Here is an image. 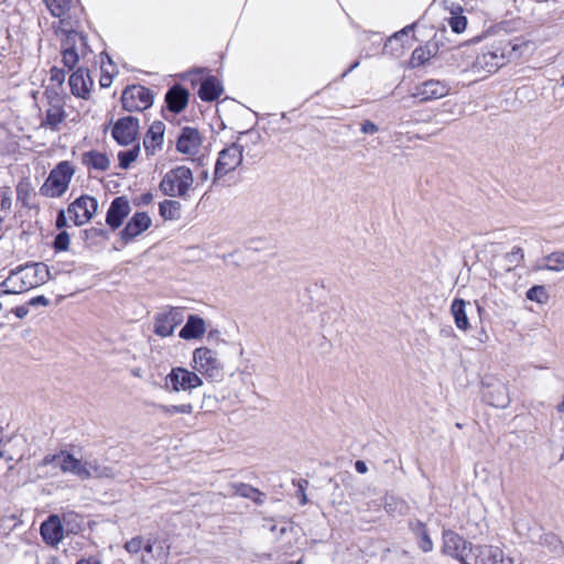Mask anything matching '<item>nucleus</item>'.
Wrapping results in <instances>:
<instances>
[{
	"label": "nucleus",
	"mask_w": 564,
	"mask_h": 564,
	"mask_svg": "<svg viewBox=\"0 0 564 564\" xmlns=\"http://www.w3.org/2000/svg\"><path fill=\"white\" fill-rule=\"evenodd\" d=\"M531 48L532 43L521 36L496 39L476 56L471 70L477 75L495 73L506 63L522 57Z\"/></svg>",
	"instance_id": "obj_1"
},
{
	"label": "nucleus",
	"mask_w": 564,
	"mask_h": 564,
	"mask_svg": "<svg viewBox=\"0 0 564 564\" xmlns=\"http://www.w3.org/2000/svg\"><path fill=\"white\" fill-rule=\"evenodd\" d=\"M124 549L132 555H139V564H167L170 545L159 538L137 536L126 542Z\"/></svg>",
	"instance_id": "obj_2"
},
{
	"label": "nucleus",
	"mask_w": 564,
	"mask_h": 564,
	"mask_svg": "<svg viewBox=\"0 0 564 564\" xmlns=\"http://www.w3.org/2000/svg\"><path fill=\"white\" fill-rule=\"evenodd\" d=\"M50 276L46 264L37 262L18 267L8 276V283H12V291L23 293L44 284Z\"/></svg>",
	"instance_id": "obj_3"
},
{
	"label": "nucleus",
	"mask_w": 564,
	"mask_h": 564,
	"mask_svg": "<svg viewBox=\"0 0 564 564\" xmlns=\"http://www.w3.org/2000/svg\"><path fill=\"white\" fill-rule=\"evenodd\" d=\"M194 176L189 167L180 165L165 173L161 183V192L170 197L186 198L193 188Z\"/></svg>",
	"instance_id": "obj_4"
},
{
	"label": "nucleus",
	"mask_w": 564,
	"mask_h": 564,
	"mask_svg": "<svg viewBox=\"0 0 564 564\" xmlns=\"http://www.w3.org/2000/svg\"><path fill=\"white\" fill-rule=\"evenodd\" d=\"M74 174L75 169L68 161L59 162L41 186V195L51 198L63 196L67 192Z\"/></svg>",
	"instance_id": "obj_5"
},
{
	"label": "nucleus",
	"mask_w": 564,
	"mask_h": 564,
	"mask_svg": "<svg viewBox=\"0 0 564 564\" xmlns=\"http://www.w3.org/2000/svg\"><path fill=\"white\" fill-rule=\"evenodd\" d=\"M193 369L212 381H218L223 377V365L217 357V352L207 347H199L194 350Z\"/></svg>",
	"instance_id": "obj_6"
},
{
	"label": "nucleus",
	"mask_w": 564,
	"mask_h": 564,
	"mask_svg": "<svg viewBox=\"0 0 564 564\" xmlns=\"http://www.w3.org/2000/svg\"><path fill=\"white\" fill-rule=\"evenodd\" d=\"M88 52L86 36L76 31L66 33L62 42V62L65 67L73 69Z\"/></svg>",
	"instance_id": "obj_7"
},
{
	"label": "nucleus",
	"mask_w": 564,
	"mask_h": 564,
	"mask_svg": "<svg viewBox=\"0 0 564 564\" xmlns=\"http://www.w3.org/2000/svg\"><path fill=\"white\" fill-rule=\"evenodd\" d=\"M465 564H513V560L497 545L477 544L465 556Z\"/></svg>",
	"instance_id": "obj_8"
},
{
	"label": "nucleus",
	"mask_w": 564,
	"mask_h": 564,
	"mask_svg": "<svg viewBox=\"0 0 564 564\" xmlns=\"http://www.w3.org/2000/svg\"><path fill=\"white\" fill-rule=\"evenodd\" d=\"M243 147L231 143L223 149L217 158L214 172V182L235 171L242 163Z\"/></svg>",
	"instance_id": "obj_9"
},
{
	"label": "nucleus",
	"mask_w": 564,
	"mask_h": 564,
	"mask_svg": "<svg viewBox=\"0 0 564 564\" xmlns=\"http://www.w3.org/2000/svg\"><path fill=\"white\" fill-rule=\"evenodd\" d=\"M42 464L44 466L53 465L54 467L59 468L63 473L73 474L83 480L89 479V473L85 469L84 462L64 451L58 454L46 455L43 458Z\"/></svg>",
	"instance_id": "obj_10"
},
{
	"label": "nucleus",
	"mask_w": 564,
	"mask_h": 564,
	"mask_svg": "<svg viewBox=\"0 0 564 564\" xmlns=\"http://www.w3.org/2000/svg\"><path fill=\"white\" fill-rule=\"evenodd\" d=\"M121 104L129 112L143 111L152 106L153 95L149 88L140 85L127 87L121 96Z\"/></svg>",
	"instance_id": "obj_11"
},
{
	"label": "nucleus",
	"mask_w": 564,
	"mask_h": 564,
	"mask_svg": "<svg viewBox=\"0 0 564 564\" xmlns=\"http://www.w3.org/2000/svg\"><path fill=\"white\" fill-rule=\"evenodd\" d=\"M202 384L203 380L195 370L191 371L183 367L172 368L171 372L165 378V386L171 387L174 392H191Z\"/></svg>",
	"instance_id": "obj_12"
},
{
	"label": "nucleus",
	"mask_w": 564,
	"mask_h": 564,
	"mask_svg": "<svg viewBox=\"0 0 564 564\" xmlns=\"http://www.w3.org/2000/svg\"><path fill=\"white\" fill-rule=\"evenodd\" d=\"M184 322L182 307L169 306L154 317V333L160 337L173 335L174 329Z\"/></svg>",
	"instance_id": "obj_13"
},
{
	"label": "nucleus",
	"mask_w": 564,
	"mask_h": 564,
	"mask_svg": "<svg viewBox=\"0 0 564 564\" xmlns=\"http://www.w3.org/2000/svg\"><path fill=\"white\" fill-rule=\"evenodd\" d=\"M98 202L89 195H82L70 203L67 207V214L76 226L87 224L96 214Z\"/></svg>",
	"instance_id": "obj_14"
},
{
	"label": "nucleus",
	"mask_w": 564,
	"mask_h": 564,
	"mask_svg": "<svg viewBox=\"0 0 564 564\" xmlns=\"http://www.w3.org/2000/svg\"><path fill=\"white\" fill-rule=\"evenodd\" d=\"M473 544L452 530L443 531L442 552L465 564V556L469 555Z\"/></svg>",
	"instance_id": "obj_15"
},
{
	"label": "nucleus",
	"mask_w": 564,
	"mask_h": 564,
	"mask_svg": "<svg viewBox=\"0 0 564 564\" xmlns=\"http://www.w3.org/2000/svg\"><path fill=\"white\" fill-rule=\"evenodd\" d=\"M139 133V119L135 117H123L120 118L112 128V138L120 145L132 144Z\"/></svg>",
	"instance_id": "obj_16"
},
{
	"label": "nucleus",
	"mask_w": 564,
	"mask_h": 564,
	"mask_svg": "<svg viewBox=\"0 0 564 564\" xmlns=\"http://www.w3.org/2000/svg\"><path fill=\"white\" fill-rule=\"evenodd\" d=\"M48 107L45 111V118L42 120L41 126L58 131L61 124L65 121L67 115L64 109L65 102L58 95H47Z\"/></svg>",
	"instance_id": "obj_17"
},
{
	"label": "nucleus",
	"mask_w": 564,
	"mask_h": 564,
	"mask_svg": "<svg viewBox=\"0 0 564 564\" xmlns=\"http://www.w3.org/2000/svg\"><path fill=\"white\" fill-rule=\"evenodd\" d=\"M449 86L438 79H429L415 87L413 97L419 98L421 102L443 98L448 95Z\"/></svg>",
	"instance_id": "obj_18"
},
{
	"label": "nucleus",
	"mask_w": 564,
	"mask_h": 564,
	"mask_svg": "<svg viewBox=\"0 0 564 564\" xmlns=\"http://www.w3.org/2000/svg\"><path fill=\"white\" fill-rule=\"evenodd\" d=\"M130 202L126 196L116 197L107 212L106 223L112 228L117 229L122 225L123 219L130 214Z\"/></svg>",
	"instance_id": "obj_19"
},
{
	"label": "nucleus",
	"mask_w": 564,
	"mask_h": 564,
	"mask_svg": "<svg viewBox=\"0 0 564 564\" xmlns=\"http://www.w3.org/2000/svg\"><path fill=\"white\" fill-rule=\"evenodd\" d=\"M152 224L150 216L144 212L135 213L121 230L122 241L130 242L135 237L144 232Z\"/></svg>",
	"instance_id": "obj_20"
},
{
	"label": "nucleus",
	"mask_w": 564,
	"mask_h": 564,
	"mask_svg": "<svg viewBox=\"0 0 564 564\" xmlns=\"http://www.w3.org/2000/svg\"><path fill=\"white\" fill-rule=\"evenodd\" d=\"M202 139L199 132L191 127H185L176 142V149L186 155H196L200 149Z\"/></svg>",
	"instance_id": "obj_21"
},
{
	"label": "nucleus",
	"mask_w": 564,
	"mask_h": 564,
	"mask_svg": "<svg viewBox=\"0 0 564 564\" xmlns=\"http://www.w3.org/2000/svg\"><path fill=\"white\" fill-rule=\"evenodd\" d=\"M43 540L51 545H56L63 539V523L58 516L52 514L40 528Z\"/></svg>",
	"instance_id": "obj_22"
},
{
	"label": "nucleus",
	"mask_w": 564,
	"mask_h": 564,
	"mask_svg": "<svg viewBox=\"0 0 564 564\" xmlns=\"http://www.w3.org/2000/svg\"><path fill=\"white\" fill-rule=\"evenodd\" d=\"M68 84L74 96L85 99L89 95L93 82L87 70L78 68L69 76Z\"/></svg>",
	"instance_id": "obj_23"
},
{
	"label": "nucleus",
	"mask_w": 564,
	"mask_h": 564,
	"mask_svg": "<svg viewBox=\"0 0 564 564\" xmlns=\"http://www.w3.org/2000/svg\"><path fill=\"white\" fill-rule=\"evenodd\" d=\"M165 126L162 121H154L143 140V145L148 154H154L162 147Z\"/></svg>",
	"instance_id": "obj_24"
},
{
	"label": "nucleus",
	"mask_w": 564,
	"mask_h": 564,
	"mask_svg": "<svg viewBox=\"0 0 564 564\" xmlns=\"http://www.w3.org/2000/svg\"><path fill=\"white\" fill-rule=\"evenodd\" d=\"M206 333L205 321L197 315H189L183 328L180 330L178 336L183 339H197Z\"/></svg>",
	"instance_id": "obj_25"
},
{
	"label": "nucleus",
	"mask_w": 564,
	"mask_h": 564,
	"mask_svg": "<svg viewBox=\"0 0 564 564\" xmlns=\"http://www.w3.org/2000/svg\"><path fill=\"white\" fill-rule=\"evenodd\" d=\"M165 101L171 111L181 112L188 102V91L180 85H175L167 90Z\"/></svg>",
	"instance_id": "obj_26"
},
{
	"label": "nucleus",
	"mask_w": 564,
	"mask_h": 564,
	"mask_svg": "<svg viewBox=\"0 0 564 564\" xmlns=\"http://www.w3.org/2000/svg\"><path fill=\"white\" fill-rule=\"evenodd\" d=\"M223 91L221 83L215 76H209L202 82L198 96L204 101H214L220 97Z\"/></svg>",
	"instance_id": "obj_27"
},
{
	"label": "nucleus",
	"mask_w": 564,
	"mask_h": 564,
	"mask_svg": "<svg viewBox=\"0 0 564 564\" xmlns=\"http://www.w3.org/2000/svg\"><path fill=\"white\" fill-rule=\"evenodd\" d=\"M467 302L463 299H455L451 305V313L454 317L455 325L458 329L466 332L470 324L466 313Z\"/></svg>",
	"instance_id": "obj_28"
},
{
	"label": "nucleus",
	"mask_w": 564,
	"mask_h": 564,
	"mask_svg": "<svg viewBox=\"0 0 564 564\" xmlns=\"http://www.w3.org/2000/svg\"><path fill=\"white\" fill-rule=\"evenodd\" d=\"M82 162L87 167L101 172L107 171L110 165V160L105 153L94 150L83 153Z\"/></svg>",
	"instance_id": "obj_29"
},
{
	"label": "nucleus",
	"mask_w": 564,
	"mask_h": 564,
	"mask_svg": "<svg viewBox=\"0 0 564 564\" xmlns=\"http://www.w3.org/2000/svg\"><path fill=\"white\" fill-rule=\"evenodd\" d=\"M411 531L419 539V547L424 553L431 552L433 550V541L431 540L426 525L420 520L410 523Z\"/></svg>",
	"instance_id": "obj_30"
},
{
	"label": "nucleus",
	"mask_w": 564,
	"mask_h": 564,
	"mask_svg": "<svg viewBox=\"0 0 564 564\" xmlns=\"http://www.w3.org/2000/svg\"><path fill=\"white\" fill-rule=\"evenodd\" d=\"M488 402L496 408H506L509 402L508 388L503 383H498L487 394Z\"/></svg>",
	"instance_id": "obj_31"
},
{
	"label": "nucleus",
	"mask_w": 564,
	"mask_h": 564,
	"mask_svg": "<svg viewBox=\"0 0 564 564\" xmlns=\"http://www.w3.org/2000/svg\"><path fill=\"white\" fill-rule=\"evenodd\" d=\"M545 263L539 264L536 267L538 270H546L553 272L564 271V252L555 251L543 258Z\"/></svg>",
	"instance_id": "obj_32"
},
{
	"label": "nucleus",
	"mask_w": 564,
	"mask_h": 564,
	"mask_svg": "<svg viewBox=\"0 0 564 564\" xmlns=\"http://www.w3.org/2000/svg\"><path fill=\"white\" fill-rule=\"evenodd\" d=\"M84 467L89 473V478H107L112 476L111 468L100 465L96 459L85 460Z\"/></svg>",
	"instance_id": "obj_33"
},
{
	"label": "nucleus",
	"mask_w": 564,
	"mask_h": 564,
	"mask_svg": "<svg viewBox=\"0 0 564 564\" xmlns=\"http://www.w3.org/2000/svg\"><path fill=\"white\" fill-rule=\"evenodd\" d=\"M159 210L164 219H176L180 216L181 204L177 200L165 199L160 203Z\"/></svg>",
	"instance_id": "obj_34"
},
{
	"label": "nucleus",
	"mask_w": 564,
	"mask_h": 564,
	"mask_svg": "<svg viewBox=\"0 0 564 564\" xmlns=\"http://www.w3.org/2000/svg\"><path fill=\"white\" fill-rule=\"evenodd\" d=\"M234 494L243 498L252 499L254 502L261 505L262 500L259 499L261 492L248 484L232 485Z\"/></svg>",
	"instance_id": "obj_35"
},
{
	"label": "nucleus",
	"mask_w": 564,
	"mask_h": 564,
	"mask_svg": "<svg viewBox=\"0 0 564 564\" xmlns=\"http://www.w3.org/2000/svg\"><path fill=\"white\" fill-rule=\"evenodd\" d=\"M140 153V145L137 143L132 149L120 151L118 153L119 165L121 169L127 170L132 162L137 160Z\"/></svg>",
	"instance_id": "obj_36"
},
{
	"label": "nucleus",
	"mask_w": 564,
	"mask_h": 564,
	"mask_svg": "<svg viewBox=\"0 0 564 564\" xmlns=\"http://www.w3.org/2000/svg\"><path fill=\"white\" fill-rule=\"evenodd\" d=\"M53 17H63L69 8L70 0H44Z\"/></svg>",
	"instance_id": "obj_37"
},
{
	"label": "nucleus",
	"mask_w": 564,
	"mask_h": 564,
	"mask_svg": "<svg viewBox=\"0 0 564 564\" xmlns=\"http://www.w3.org/2000/svg\"><path fill=\"white\" fill-rule=\"evenodd\" d=\"M158 409L161 413L165 415H174L177 413L191 414L193 413L194 406L191 403H184L178 405L160 404Z\"/></svg>",
	"instance_id": "obj_38"
},
{
	"label": "nucleus",
	"mask_w": 564,
	"mask_h": 564,
	"mask_svg": "<svg viewBox=\"0 0 564 564\" xmlns=\"http://www.w3.org/2000/svg\"><path fill=\"white\" fill-rule=\"evenodd\" d=\"M459 13L452 11V15L448 19V25L455 33H462L466 30L467 26V18L462 14V8H458Z\"/></svg>",
	"instance_id": "obj_39"
},
{
	"label": "nucleus",
	"mask_w": 564,
	"mask_h": 564,
	"mask_svg": "<svg viewBox=\"0 0 564 564\" xmlns=\"http://www.w3.org/2000/svg\"><path fill=\"white\" fill-rule=\"evenodd\" d=\"M527 299L539 304H545L549 300V293L544 285H534L527 291Z\"/></svg>",
	"instance_id": "obj_40"
},
{
	"label": "nucleus",
	"mask_w": 564,
	"mask_h": 564,
	"mask_svg": "<svg viewBox=\"0 0 564 564\" xmlns=\"http://www.w3.org/2000/svg\"><path fill=\"white\" fill-rule=\"evenodd\" d=\"M524 260L523 249L520 247H514L510 252L505 256V261L508 267L507 270L510 271L512 268L518 267Z\"/></svg>",
	"instance_id": "obj_41"
},
{
	"label": "nucleus",
	"mask_w": 564,
	"mask_h": 564,
	"mask_svg": "<svg viewBox=\"0 0 564 564\" xmlns=\"http://www.w3.org/2000/svg\"><path fill=\"white\" fill-rule=\"evenodd\" d=\"M432 56V53L430 50L425 47H417L413 51L411 56V64L413 67H417L423 65L425 62H427Z\"/></svg>",
	"instance_id": "obj_42"
},
{
	"label": "nucleus",
	"mask_w": 564,
	"mask_h": 564,
	"mask_svg": "<svg viewBox=\"0 0 564 564\" xmlns=\"http://www.w3.org/2000/svg\"><path fill=\"white\" fill-rule=\"evenodd\" d=\"M70 237L66 231L59 232L54 239V248L57 251H66L69 247Z\"/></svg>",
	"instance_id": "obj_43"
},
{
	"label": "nucleus",
	"mask_w": 564,
	"mask_h": 564,
	"mask_svg": "<svg viewBox=\"0 0 564 564\" xmlns=\"http://www.w3.org/2000/svg\"><path fill=\"white\" fill-rule=\"evenodd\" d=\"M30 192H31V184L29 181H26V180L21 181L17 185V196H18L19 200L25 202L30 195Z\"/></svg>",
	"instance_id": "obj_44"
},
{
	"label": "nucleus",
	"mask_w": 564,
	"mask_h": 564,
	"mask_svg": "<svg viewBox=\"0 0 564 564\" xmlns=\"http://www.w3.org/2000/svg\"><path fill=\"white\" fill-rule=\"evenodd\" d=\"M441 111L443 113H448V115L457 116V117L463 115V110L459 107H457V105L451 104L449 101L444 102L442 105Z\"/></svg>",
	"instance_id": "obj_45"
},
{
	"label": "nucleus",
	"mask_w": 564,
	"mask_h": 564,
	"mask_svg": "<svg viewBox=\"0 0 564 564\" xmlns=\"http://www.w3.org/2000/svg\"><path fill=\"white\" fill-rule=\"evenodd\" d=\"M360 130L365 134H375L379 131V128L375 122L365 120L360 126Z\"/></svg>",
	"instance_id": "obj_46"
},
{
	"label": "nucleus",
	"mask_w": 564,
	"mask_h": 564,
	"mask_svg": "<svg viewBox=\"0 0 564 564\" xmlns=\"http://www.w3.org/2000/svg\"><path fill=\"white\" fill-rule=\"evenodd\" d=\"M308 482L306 480H302L299 482V488L296 490V496L300 498V503L302 506L307 503V496L305 494V489Z\"/></svg>",
	"instance_id": "obj_47"
},
{
	"label": "nucleus",
	"mask_w": 564,
	"mask_h": 564,
	"mask_svg": "<svg viewBox=\"0 0 564 564\" xmlns=\"http://www.w3.org/2000/svg\"><path fill=\"white\" fill-rule=\"evenodd\" d=\"M51 79L58 85H62L65 80V73L63 69H59L57 67H53L51 69Z\"/></svg>",
	"instance_id": "obj_48"
},
{
	"label": "nucleus",
	"mask_w": 564,
	"mask_h": 564,
	"mask_svg": "<svg viewBox=\"0 0 564 564\" xmlns=\"http://www.w3.org/2000/svg\"><path fill=\"white\" fill-rule=\"evenodd\" d=\"M11 204H12V199H11L9 191H3L1 193V199H0L1 209H10Z\"/></svg>",
	"instance_id": "obj_49"
},
{
	"label": "nucleus",
	"mask_w": 564,
	"mask_h": 564,
	"mask_svg": "<svg viewBox=\"0 0 564 564\" xmlns=\"http://www.w3.org/2000/svg\"><path fill=\"white\" fill-rule=\"evenodd\" d=\"M13 290L12 289V283H8V278L0 283V295H3V294H19V292H13L11 291Z\"/></svg>",
	"instance_id": "obj_50"
},
{
	"label": "nucleus",
	"mask_w": 564,
	"mask_h": 564,
	"mask_svg": "<svg viewBox=\"0 0 564 564\" xmlns=\"http://www.w3.org/2000/svg\"><path fill=\"white\" fill-rule=\"evenodd\" d=\"M112 83V75L102 68V75L100 77V86L109 87Z\"/></svg>",
	"instance_id": "obj_51"
},
{
	"label": "nucleus",
	"mask_w": 564,
	"mask_h": 564,
	"mask_svg": "<svg viewBox=\"0 0 564 564\" xmlns=\"http://www.w3.org/2000/svg\"><path fill=\"white\" fill-rule=\"evenodd\" d=\"M66 225H67V219H66L65 210H59L57 214V217H56V227L58 229H61V228L66 227Z\"/></svg>",
	"instance_id": "obj_52"
},
{
	"label": "nucleus",
	"mask_w": 564,
	"mask_h": 564,
	"mask_svg": "<svg viewBox=\"0 0 564 564\" xmlns=\"http://www.w3.org/2000/svg\"><path fill=\"white\" fill-rule=\"evenodd\" d=\"M30 305H33V306L34 305H44V306H46V305H48V300L45 296H43V295H39V296L32 297L30 300Z\"/></svg>",
	"instance_id": "obj_53"
},
{
	"label": "nucleus",
	"mask_w": 564,
	"mask_h": 564,
	"mask_svg": "<svg viewBox=\"0 0 564 564\" xmlns=\"http://www.w3.org/2000/svg\"><path fill=\"white\" fill-rule=\"evenodd\" d=\"M13 313L18 318H24L29 313V308L26 306H17Z\"/></svg>",
	"instance_id": "obj_54"
},
{
	"label": "nucleus",
	"mask_w": 564,
	"mask_h": 564,
	"mask_svg": "<svg viewBox=\"0 0 564 564\" xmlns=\"http://www.w3.org/2000/svg\"><path fill=\"white\" fill-rule=\"evenodd\" d=\"M414 28V24H411V25H406L405 28H403L401 31L394 33V35L392 37L394 39H399L401 36H404L406 35L410 31H412Z\"/></svg>",
	"instance_id": "obj_55"
},
{
	"label": "nucleus",
	"mask_w": 564,
	"mask_h": 564,
	"mask_svg": "<svg viewBox=\"0 0 564 564\" xmlns=\"http://www.w3.org/2000/svg\"><path fill=\"white\" fill-rule=\"evenodd\" d=\"M355 468H356V470H357L359 474H365V473H367V470H368V467H367L366 463H365V462H362V460H357V462L355 463Z\"/></svg>",
	"instance_id": "obj_56"
},
{
	"label": "nucleus",
	"mask_w": 564,
	"mask_h": 564,
	"mask_svg": "<svg viewBox=\"0 0 564 564\" xmlns=\"http://www.w3.org/2000/svg\"><path fill=\"white\" fill-rule=\"evenodd\" d=\"M76 564H101V562L94 556H89V557L79 560Z\"/></svg>",
	"instance_id": "obj_57"
},
{
	"label": "nucleus",
	"mask_w": 564,
	"mask_h": 564,
	"mask_svg": "<svg viewBox=\"0 0 564 564\" xmlns=\"http://www.w3.org/2000/svg\"><path fill=\"white\" fill-rule=\"evenodd\" d=\"M359 66V62H355L354 64H351V66L343 74V77H345L349 72H351L352 69L357 68Z\"/></svg>",
	"instance_id": "obj_58"
},
{
	"label": "nucleus",
	"mask_w": 564,
	"mask_h": 564,
	"mask_svg": "<svg viewBox=\"0 0 564 564\" xmlns=\"http://www.w3.org/2000/svg\"><path fill=\"white\" fill-rule=\"evenodd\" d=\"M199 178L202 181H206L208 178V171H206V170L202 171Z\"/></svg>",
	"instance_id": "obj_59"
},
{
	"label": "nucleus",
	"mask_w": 564,
	"mask_h": 564,
	"mask_svg": "<svg viewBox=\"0 0 564 564\" xmlns=\"http://www.w3.org/2000/svg\"><path fill=\"white\" fill-rule=\"evenodd\" d=\"M286 530H288V527H286V525H284V527H282V528H280V529H279V533H280V534H284V533L286 532Z\"/></svg>",
	"instance_id": "obj_60"
},
{
	"label": "nucleus",
	"mask_w": 564,
	"mask_h": 564,
	"mask_svg": "<svg viewBox=\"0 0 564 564\" xmlns=\"http://www.w3.org/2000/svg\"><path fill=\"white\" fill-rule=\"evenodd\" d=\"M278 530V527L275 524H272L270 527V531L275 532Z\"/></svg>",
	"instance_id": "obj_61"
},
{
	"label": "nucleus",
	"mask_w": 564,
	"mask_h": 564,
	"mask_svg": "<svg viewBox=\"0 0 564 564\" xmlns=\"http://www.w3.org/2000/svg\"><path fill=\"white\" fill-rule=\"evenodd\" d=\"M477 311H478L479 314H481L482 307L480 305H477Z\"/></svg>",
	"instance_id": "obj_62"
},
{
	"label": "nucleus",
	"mask_w": 564,
	"mask_h": 564,
	"mask_svg": "<svg viewBox=\"0 0 564 564\" xmlns=\"http://www.w3.org/2000/svg\"><path fill=\"white\" fill-rule=\"evenodd\" d=\"M561 84L564 86V75L561 77Z\"/></svg>",
	"instance_id": "obj_63"
},
{
	"label": "nucleus",
	"mask_w": 564,
	"mask_h": 564,
	"mask_svg": "<svg viewBox=\"0 0 564 564\" xmlns=\"http://www.w3.org/2000/svg\"><path fill=\"white\" fill-rule=\"evenodd\" d=\"M68 518H73V514L65 517V520H67Z\"/></svg>",
	"instance_id": "obj_64"
}]
</instances>
